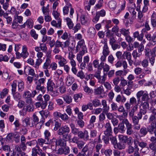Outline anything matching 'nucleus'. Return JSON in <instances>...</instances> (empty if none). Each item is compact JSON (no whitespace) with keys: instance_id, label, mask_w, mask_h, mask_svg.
Returning a JSON list of instances; mask_svg holds the SVG:
<instances>
[{"instance_id":"1","label":"nucleus","mask_w":156,"mask_h":156,"mask_svg":"<svg viewBox=\"0 0 156 156\" xmlns=\"http://www.w3.org/2000/svg\"><path fill=\"white\" fill-rule=\"evenodd\" d=\"M156 47L152 49L146 47L144 49V52L146 58H149V61L152 66H153L155 61V57L156 56Z\"/></svg>"},{"instance_id":"2","label":"nucleus","mask_w":156,"mask_h":156,"mask_svg":"<svg viewBox=\"0 0 156 156\" xmlns=\"http://www.w3.org/2000/svg\"><path fill=\"white\" fill-rule=\"evenodd\" d=\"M136 97L137 99L138 104H139L140 102V98L142 103L143 101L147 102L149 100V94L147 91L146 90H141L138 91L136 94Z\"/></svg>"},{"instance_id":"3","label":"nucleus","mask_w":156,"mask_h":156,"mask_svg":"<svg viewBox=\"0 0 156 156\" xmlns=\"http://www.w3.org/2000/svg\"><path fill=\"white\" fill-rule=\"evenodd\" d=\"M70 132L69 127L66 125L61 127L58 130V134L60 136L62 135L65 139L70 138V135L69 133Z\"/></svg>"},{"instance_id":"4","label":"nucleus","mask_w":156,"mask_h":156,"mask_svg":"<svg viewBox=\"0 0 156 156\" xmlns=\"http://www.w3.org/2000/svg\"><path fill=\"white\" fill-rule=\"evenodd\" d=\"M142 108H140L137 114V117L140 120L142 118L143 115H144L147 112V110L149 108V104L148 102H145L141 104Z\"/></svg>"},{"instance_id":"5","label":"nucleus","mask_w":156,"mask_h":156,"mask_svg":"<svg viewBox=\"0 0 156 156\" xmlns=\"http://www.w3.org/2000/svg\"><path fill=\"white\" fill-rule=\"evenodd\" d=\"M45 78H41L37 80L35 83L36 90L41 91L43 93L45 91V88L43 86H41V84H43L45 83Z\"/></svg>"},{"instance_id":"6","label":"nucleus","mask_w":156,"mask_h":156,"mask_svg":"<svg viewBox=\"0 0 156 156\" xmlns=\"http://www.w3.org/2000/svg\"><path fill=\"white\" fill-rule=\"evenodd\" d=\"M32 151L34 152V155L35 156H37V155L40 156H46V154L43 151L40 147L37 145H36L35 147H33L32 149Z\"/></svg>"},{"instance_id":"7","label":"nucleus","mask_w":156,"mask_h":156,"mask_svg":"<svg viewBox=\"0 0 156 156\" xmlns=\"http://www.w3.org/2000/svg\"><path fill=\"white\" fill-rule=\"evenodd\" d=\"M131 119L132 123L133 124V126L134 129L139 130L140 127V125L139 124V120L136 115L130 116Z\"/></svg>"},{"instance_id":"8","label":"nucleus","mask_w":156,"mask_h":156,"mask_svg":"<svg viewBox=\"0 0 156 156\" xmlns=\"http://www.w3.org/2000/svg\"><path fill=\"white\" fill-rule=\"evenodd\" d=\"M77 135L79 138L83 139L84 141H87L89 140L88 132L86 130H85L83 132L80 131Z\"/></svg>"},{"instance_id":"9","label":"nucleus","mask_w":156,"mask_h":156,"mask_svg":"<svg viewBox=\"0 0 156 156\" xmlns=\"http://www.w3.org/2000/svg\"><path fill=\"white\" fill-rule=\"evenodd\" d=\"M69 11V17L70 18L73 17V14L74 13V10L73 8L70 6H65L63 8V12L64 15L68 14Z\"/></svg>"},{"instance_id":"10","label":"nucleus","mask_w":156,"mask_h":156,"mask_svg":"<svg viewBox=\"0 0 156 156\" xmlns=\"http://www.w3.org/2000/svg\"><path fill=\"white\" fill-rule=\"evenodd\" d=\"M145 37L147 40L151 42L152 45H154L156 44V35L152 36L151 33L147 32V33L145 34Z\"/></svg>"},{"instance_id":"11","label":"nucleus","mask_w":156,"mask_h":156,"mask_svg":"<svg viewBox=\"0 0 156 156\" xmlns=\"http://www.w3.org/2000/svg\"><path fill=\"white\" fill-rule=\"evenodd\" d=\"M106 130L104 131L105 135L108 136H111L112 133V128L110 123L108 122L106 123L105 125Z\"/></svg>"},{"instance_id":"12","label":"nucleus","mask_w":156,"mask_h":156,"mask_svg":"<svg viewBox=\"0 0 156 156\" xmlns=\"http://www.w3.org/2000/svg\"><path fill=\"white\" fill-rule=\"evenodd\" d=\"M43 96L41 94H39L37 97L36 100L38 101L36 102L35 105V106L37 108L41 107L42 109H43Z\"/></svg>"},{"instance_id":"13","label":"nucleus","mask_w":156,"mask_h":156,"mask_svg":"<svg viewBox=\"0 0 156 156\" xmlns=\"http://www.w3.org/2000/svg\"><path fill=\"white\" fill-rule=\"evenodd\" d=\"M106 14V12L104 9H102L100 11L97 12L95 17L92 20V21L94 23H96L99 20L100 17L104 16Z\"/></svg>"},{"instance_id":"14","label":"nucleus","mask_w":156,"mask_h":156,"mask_svg":"<svg viewBox=\"0 0 156 156\" xmlns=\"http://www.w3.org/2000/svg\"><path fill=\"white\" fill-rule=\"evenodd\" d=\"M125 124L126 127V133L128 135H130L133 133V131L132 129V126L128 121H125Z\"/></svg>"},{"instance_id":"15","label":"nucleus","mask_w":156,"mask_h":156,"mask_svg":"<svg viewBox=\"0 0 156 156\" xmlns=\"http://www.w3.org/2000/svg\"><path fill=\"white\" fill-rule=\"evenodd\" d=\"M134 144L135 145V148L137 151L139 150V148L138 147V145L140 147L143 148L145 147L147 145V144L143 142H140L137 139H134Z\"/></svg>"},{"instance_id":"16","label":"nucleus","mask_w":156,"mask_h":156,"mask_svg":"<svg viewBox=\"0 0 156 156\" xmlns=\"http://www.w3.org/2000/svg\"><path fill=\"white\" fill-rule=\"evenodd\" d=\"M128 121V120L126 119H124L122 120L121 122H120L118 125V127L119 130V132L122 133H124L126 130V128L124 125L125 121Z\"/></svg>"},{"instance_id":"17","label":"nucleus","mask_w":156,"mask_h":156,"mask_svg":"<svg viewBox=\"0 0 156 156\" xmlns=\"http://www.w3.org/2000/svg\"><path fill=\"white\" fill-rule=\"evenodd\" d=\"M102 69H103L104 73H107L109 71L110 66L106 63L105 64L104 63H100L99 66V70H101Z\"/></svg>"},{"instance_id":"18","label":"nucleus","mask_w":156,"mask_h":156,"mask_svg":"<svg viewBox=\"0 0 156 156\" xmlns=\"http://www.w3.org/2000/svg\"><path fill=\"white\" fill-rule=\"evenodd\" d=\"M104 45L102 48V54L108 56L109 54L110 51L108 46V44L106 41L103 43Z\"/></svg>"},{"instance_id":"19","label":"nucleus","mask_w":156,"mask_h":156,"mask_svg":"<svg viewBox=\"0 0 156 156\" xmlns=\"http://www.w3.org/2000/svg\"><path fill=\"white\" fill-rule=\"evenodd\" d=\"M55 84L52 80L51 79L48 80L47 86L48 91H52L53 90V88L55 87Z\"/></svg>"},{"instance_id":"20","label":"nucleus","mask_w":156,"mask_h":156,"mask_svg":"<svg viewBox=\"0 0 156 156\" xmlns=\"http://www.w3.org/2000/svg\"><path fill=\"white\" fill-rule=\"evenodd\" d=\"M90 49L92 53L93 54H96L97 51V48L94 42L90 41L89 42Z\"/></svg>"},{"instance_id":"21","label":"nucleus","mask_w":156,"mask_h":156,"mask_svg":"<svg viewBox=\"0 0 156 156\" xmlns=\"http://www.w3.org/2000/svg\"><path fill=\"white\" fill-rule=\"evenodd\" d=\"M55 58L56 61H58V64L59 66L62 65V64L65 63V62L66 60L65 59L62 55H56L55 56Z\"/></svg>"},{"instance_id":"22","label":"nucleus","mask_w":156,"mask_h":156,"mask_svg":"<svg viewBox=\"0 0 156 156\" xmlns=\"http://www.w3.org/2000/svg\"><path fill=\"white\" fill-rule=\"evenodd\" d=\"M64 101L67 104H70L72 101V98L70 95L69 94H65L62 96Z\"/></svg>"},{"instance_id":"23","label":"nucleus","mask_w":156,"mask_h":156,"mask_svg":"<svg viewBox=\"0 0 156 156\" xmlns=\"http://www.w3.org/2000/svg\"><path fill=\"white\" fill-rule=\"evenodd\" d=\"M147 128L148 131L151 134H152L154 130L156 129V122H151Z\"/></svg>"},{"instance_id":"24","label":"nucleus","mask_w":156,"mask_h":156,"mask_svg":"<svg viewBox=\"0 0 156 156\" xmlns=\"http://www.w3.org/2000/svg\"><path fill=\"white\" fill-rule=\"evenodd\" d=\"M21 54L22 57L24 59L27 58L29 55V53L27 51V48L25 45H24L22 47Z\"/></svg>"},{"instance_id":"25","label":"nucleus","mask_w":156,"mask_h":156,"mask_svg":"<svg viewBox=\"0 0 156 156\" xmlns=\"http://www.w3.org/2000/svg\"><path fill=\"white\" fill-rule=\"evenodd\" d=\"M80 20L81 24L83 25H85L87 24L88 20L86 15L83 13L81 14L80 17Z\"/></svg>"},{"instance_id":"26","label":"nucleus","mask_w":156,"mask_h":156,"mask_svg":"<svg viewBox=\"0 0 156 156\" xmlns=\"http://www.w3.org/2000/svg\"><path fill=\"white\" fill-rule=\"evenodd\" d=\"M118 111L120 112H122V116L124 119L126 118L128 115V112L124 109L122 105H120L119 108H118Z\"/></svg>"},{"instance_id":"27","label":"nucleus","mask_w":156,"mask_h":156,"mask_svg":"<svg viewBox=\"0 0 156 156\" xmlns=\"http://www.w3.org/2000/svg\"><path fill=\"white\" fill-rule=\"evenodd\" d=\"M46 139H44L42 138H40L37 139V141H36V145H38L39 147L40 146L41 147H43L44 144H48L49 143L48 141H46Z\"/></svg>"},{"instance_id":"28","label":"nucleus","mask_w":156,"mask_h":156,"mask_svg":"<svg viewBox=\"0 0 156 156\" xmlns=\"http://www.w3.org/2000/svg\"><path fill=\"white\" fill-rule=\"evenodd\" d=\"M43 98H44L43 100V109H44L46 108L48 105V101L50 99V96L48 94H45L43 96Z\"/></svg>"},{"instance_id":"29","label":"nucleus","mask_w":156,"mask_h":156,"mask_svg":"<svg viewBox=\"0 0 156 156\" xmlns=\"http://www.w3.org/2000/svg\"><path fill=\"white\" fill-rule=\"evenodd\" d=\"M133 35L135 38H137V40L140 41H142L144 36V34L143 33L139 34V32L137 31L134 32Z\"/></svg>"},{"instance_id":"30","label":"nucleus","mask_w":156,"mask_h":156,"mask_svg":"<svg viewBox=\"0 0 156 156\" xmlns=\"http://www.w3.org/2000/svg\"><path fill=\"white\" fill-rule=\"evenodd\" d=\"M75 79L70 75H68L66 78V84L68 86H70L74 82Z\"/></svg>"},{"instance_id":"31","label":"nucleus","mask_w":156,"mask_h":156,"mask_svg":"<svg viewBox=\"0 0 156 156\" xmlns=\"http://www.w3.org/2000/svg\"><path fill=\"white\" fill-rule=\"evenodd\" d=\"M136 10L138 12L137 14V21L140 23H142L144 21L143 12L138 8L136 9Z\"/></svg>"},{"instance_id":"32","label":"nucleus","mask_w":156,"mask_h":156,"mask_svg":"<svg viewBox=\"0 0 156 156\" xmlns=\"http://www.w3.org/2000/svg\"><path fill=\"white\" fill-rule=\"evenodd\" d=\"M108 5L110 9L113 11L115 10L116 7V3L114 1H110Z\"/></svg>"},{"instance_id":"33","label":"nucleus","mask_w":156,"mask_h":156,"mask_svg":"<svg viewBox=\"0 0 156 156\" xmlns=\"http://www.w3.org/2000/svg\"><path fill=\"white\" fill-rule=\"evenodd\" d=\"M87 33L90 37L93 38L95 36L96 31L94 27H91L88 30Z\"/></svg>"},{"instance_id":"34","label":"nucleus","mask_w":156,"mask_h":156,"mask_svg":"<svg viewBox=\"0 0 156 156\" xmlns=\"http://www.w3.org/2000/svg\"><path fill=\"white\" fill-rule=\"evenodd\" d=\"M107 78V75L105 73H103V75L97 79L98 83L103 84L105 82Z\"/></svg>"},{"instance_id":"35","label":"nucleus","mask_w":156,"mask_h":156,"mask_svg":"<svg viewBox=\"0 0 156 156\" xmlns=\"http://www.w3.org/2000/svg\"><path fill=\"white\" fill-rule=\"evenodd\" d=\"M70 126L71 129L72 133L74 135H77L80 131L79 129L76 128L75 125L73 123H71Z\"/></svg>"},{"instance_id":"36","label":"nucleus","mask_w":156,"mask_h":156,"mask_svg":"<svg viewBox=\"0 0 156 156\" xmlns=\"http://www.w3.org/2000/svg\"><path fill=\"white\" fill-rule=\"evenodd\" d=\"M57 20V23L55 21L53 20L51 22V24L52 26L60 28L61 27V20Z\"/></svg>"},{"instance_id":"37","label":"nucleus","mask_w":156,"mask_h":156,"mask_svg":"<svg viewBox=\"0 0 156 156\" xmlns=\"http://www.w3.org/2000/svg\"><path fill=\"white\" fill-rule=\"evenodd\" d=\"M101 152L102 154L104 153L106 156H110L112 154V150L111 149L105 150L102 149L101 150Z\"/></svg>"},{"instance_id":"38","label":"nucleus","mask_w":156,"mask_h":156,"mask_svg":"<svg viewBox=\"0 0 156 156\" xmlns=\"http://www.w3.org/2000/svg\"><path fill=\"white\" fill-rule=\"evenodd\" d=\"M39 113L42 118H43L45 116V118H47L50 114L49 112L47 110H42L39 111Z\"/></svg>"},{"instance_id":"39","label":"nucleus","mask_w":156,"mask_h":156,"mask_svg":"<svg viewBox=\"0 0 156 156\" xmlns=\"http://www.w3.org/2000/svg\"><path fill=\"white\" fill-rule=\"evenodd\" d=\"M131 89V88L129 87L126 88H123L122 91L123 93L127 96H129L132 92Z\"/></svg>"},{"instance_id":"40","label":"nucleus","mask_w":156,"mask_h":156,"mask_svg":"<svg viewBox=\"0 0 156 156\" xmlns=\"http://www.w3.org/2000/svg\"><path fill=\"white\" fill-rule=\"evenodd\" d=\"M65 20L66 21L67 25L69 28L70 29L73 28V23L71 19L69 17H67Z\"/></svg>"},{"instance_id":"41","label":"nucleus","mask_w":156,"mask_h":156,"mask_svg":"<svg viewBox=\"0 0 156 156\" xmlns=\"http://www.w3.org/2000/svg\"><path fill=\"white\" fill-rule=\"evenodd\" d=\"M13 98L16 100L18 101L21 98V95L19 93L16 91L12 92Z\"/></svg>"},{"instance_id":"42","label":"nucleus","mask_w":156,"mask_h":156,"mask_svg":"<svg viewBox=\"0 0 156 156\" xmlns=\"http://www.w3.org/2000/svg\"><path fill=\"white\" fill-rule=\"evenodd\" d=\"M18 91L19 92H22L23 91L24 89V83L21 80L19 81L18 84Z\"/></svg>"},{"instance_id":"43","label":"nucleus","mask_w":156,"mask_h":156,"mask_svg":"<svg viewBox=\"0 0 156 156\" xmlns=\"http://www.w3.org/2000/svg\"><path fill=\"white\" fill-rule=\"evenodd\" d=\"M51 60L45 59V62L44 63L42 66L43 69H49L50 68L49 67L50 63Z\"/></svg>"},{"instance_id":"44","label":"nucleus","mask_w":156,"mask_h":156,"mask_svg":"<svg viewBox=\"0 0 156 156\" xmlns=\"http://www.w3.org/2000/svg\"><path fill=\"white\" fill-rule=\"evenodd\" d=\"M26 70L28 71L29 72L28 75L33 76L35 74L34 71L33 69L31 68L30 67H26L24 70V72L26 73Z\"/></svg>"},{"instance_id":"45","label":"nucleus","mask_w":156,"mask_h":156,"mask_svg":"<svg viewBox=\"0 0 156 156\" xmlns=\"http://www.w3.org/2000/svg\"><path fill=\"white\" fill-rule=\"evenodd\" d=\"M63 64H62V65L59 66L60 67H63L64 70L66 71L67 73H69L70 69V67L67 65H66L67 63V61L66 60Z\"/></svg>"},{"instance_id":"46","label":"nucleus","mask_w":156,"mask_h":156,"mask_svg":"<svg viewBox=\"0 0 156 156\" xmlns=\"http://www.w3.org/2000/svg\"><path fill=\"white\" fill-rule=\"evenodd\" d=\"M73 38L71 37H69L66 39V41L64 42V48H66L68 47L72 42Z\"/></svg>"},{"instance_id":"47","label":"nucleus","mask_w":156,"mask_h":156,"mask_svg":"<svg viewBox=\"0 0 156 156\" xmlns=\"http://www.w3.org/2000/svg\"><path fill=\"white\" fill-rule=\"evenodd\" d=\"M119 140L123 143H126L127 141V136L122 135H120L119 136Z\"/></svg>"},{"instance_id":"48","label":"nucleus","mask_w":156,"mask_h":156,"mask_svg":"<svg viewBox=\"0 0 156 156\" xmlns=\"http://www.w3.org/2000/svg\"><path fill=\"white\" fill-rule=\"evenodd\" d=\"M57 144L58 145L61 146H65L66 145V142L63 139H60L57 140Z\"/></svg>"},{"instance_id":"49","label":"nucleus","mask_w":156,"mask_h":156,"mask_svg":"<svg viewBox=\"0 0 156 156\" xmlns=\"http://www.w3.org/2000/svg\"><path fill=\"white\" fill-rule=\"evenodd\" d=\"M133 58L136 59L137 57H140L142 55V53L138 52L136 50H133L132 53Z\"/></svg>"},{"instance_id":"50","label":"nucleus","mask_w":156,"mask_h":156,"mask_svg":"<svg viewBox=\"0 0 156 156\" xmlns=\"http://www.w3.org/2000/svg\"><path fill=\"white\" fill-rule=\"evenodd\" d=\"M25 24L28 28H31L33 25V21L31 19H29L25 22Z\"/></svg>"},{"instance_id":"51","label":"nucleus","mask_w":156,"mask_h":156,"mask_svg":"<svg viewBox=\"0 0 156 156\" xmlns=\"http://www.w3.org/2000/svg\"><path fill=\"white\" fill-rule=\"evenodd\" d=\"M30 35L35 40H37L38 35L36 33L35 30L34 29H32L30 31Z\"/></svg>"},{"instance_id":"52","label":"nucleus","mask_w":156,"mask_h":156,"mask_svg":"<svg viewBox=\"0 0 156 156\" xmlns=\"http://www.w3.org/2000/svg\"><path fill=\"white\" fill-rule=\"evenodd\" d=\"M135 150H136L135 148V146L133 147L132 145L129 146L126 150V152L129 154H131L135 152Z\"/></svg>"},{"instance_id":"53","label":"nucleus","mask_w":156,"mask_h":156,"mask_svg":"<svg viewBox=\"0 0 156 156\" xmlns=\"http://www.w3.org/2000/svg\"><path fill=\"white\" fill-rule=\"evenodd\" d=\"M8 92L9 90L7 88L3 89L0 93V98H3L8 94Z\"/></svg>"},{"instance_id":"54","label":"nucleus","mask_w":156,"mask_h":156,"mask_svg":"<svg viewBox=\"0 0 156 156\" xmlns=\"http://www.w3.org/2000/svg\"><path fill=\"white\" fill-rule=\"evenodd\" d=\"M20 26V25H19L18 22H16V20H13L12 22L11 27L13 29H17Z\"/></svg>"},{"instance_id":"55","label":"nucleus","mask_w":156,"mask_h":156,"mask_svg":"<svg viewBox=\"0 0 156 156\" xmlns=\"http://www.w3.org/2000/svg\"><path fill=\"white\" fill-rule=\"evenodd\" d=\"M23 122L25 123V125L26 126L29 125L31 127L34 126L35 125V124L32 123V124L30 123V119L28 117L24 119L23 120Z\"/></svg>"},{"instance_id":"56","label":"nucleus","mask_w":156,"mask_h":156,"mask_svg":"<svg viewBox=\"0 0 156 156\" xmlns=\"http://www.w3.org/2000/svg\"><path fill=\"white\" fill-rule=\"evenodd\" d=\"M85 143L82 140H79L77 144V148L80 149H81L83 147Z\"/></svg>"},{"instance_id":"57","label":"nucleus","mask_w":156,"mask_h":156,"mask_svg":"<svg viewBox=\"0 0 156 156\" xmlns=\"http://www.w3.org/2000/svg\"><path fill=\"white\" fill-rule=\"evenodd\" d=\"M147 129L144 127L141 128L140 130V134L142 136H145L147 133Z\"/></svg>"},{"instance_id":"58","label":"nucleus","mask_w":156,"mask_h":156,"mask_svg":"<svg viewBox=\"0 0 156 156\" xmlns=\"http://www.w3.org/2000/svg\"><path fill=\"white\" fill-rule=\"evenodd\" d=\"M56 102L57 105L59 106H63L64 103V101L61 98H57L55 100Z\"/></svg>"},{"instance_id":"59","label":"nucleus","mask_w":156,"mask_h":156,"mask_svg":"<svg viewBox=\"0 0 156 156\" xmlns=\"http://www.w3.org/2000/svg\"><path fill=\"white\" fill-rule=\"evenodd\" d=\"M123 55L124 57H126L127 60L132 58V56L130 52L127 51H124Z\"/></svg>"},{"instance_id":"60","label":"nucleus","mask_w":156,"mask_h":156,"mask_svg":"<svg viewBox=\"0 0 156 156\" xmlns=\"http://www.w3.org/2000/svg\"><path fill=\"white\" fill-rule=\"evenodd\" d=\"M129 102L133 106L134 105H135L137 104L136 99L134 97H133L130 98Z\"/></svg>"},{"instance_id":"61","label":"nucleus","mask_w":156,"mask_h":156,"mask_svg":"<svg viewBox=\"0 0 156 156\" xmlns=\"http://www.w3.org/2000/svg\"><path fill=\"white\" fill-rule=\"evenodd\" d=\"M104 91L103 89L101 87H98L95 89L94 93L96 94H100Z\"/></svg>"},{"instance_id":"62","label":"nucleus","mask_w":156,"mask_h":156,"mask_svg":"<svg viewBox=\"0 0 156 156\" xmlns=\"http://www.w3.org/2000/svg\"><path fill=\"white\" fill-rule=\"evenodd\" d=\"M13 138L16 143H18L20 142V135L18 133L15 132L14 133Z\"/></svg>"},{"instance_id":"63","label":"nucleus","mask_w":156,"mask_h":156,"mask_svg":"<svg viewBox=\"0 0 156 156\" xmlns=\"http://www.w3.org/2000/svg\"><path fill=\"white\" fill-rule=\"evenodd\" d=\"M18 15L14 16V19L15 20L17 21L18 23H21L23 21V18L21 16H18Z\"/></svg>"},{"instance_id":"64","label":"nucleus","mask_w":156,"mask_h":156,"mask_svg":"<svg viewBox=\"0 0 156 156\" xmlns=\"http://www.w3.org/2000/svg\"><path fill=\"white\" fill-rule=\"evenodd\" d=\"M14 133H9L6 136V140L8 142H11L12 141L14 137Z\"/></svg>"}]
</instances>
